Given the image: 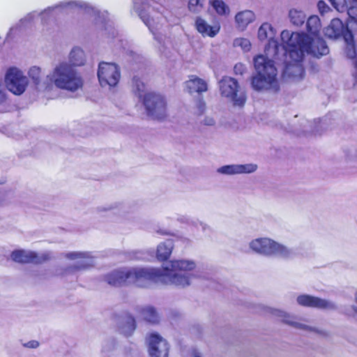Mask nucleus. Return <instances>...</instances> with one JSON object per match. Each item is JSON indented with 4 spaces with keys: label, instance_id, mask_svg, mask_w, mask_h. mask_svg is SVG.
<instances>
[{
    "label": "nucleus",
    "instance_id": "nucleus-2",
    "mask_svg": "<svg viewBox=\"0 0 357 357\" xmlns=\"http://www.w3.org/2000/svg\"><path fill=\"white\" fill-rule=\"evenodd\" d=\"M321 22L318 16L312 15L306 22V29L309 34L304 32L283 31L281 33L284 41L283 48L289 60L286 61V68H298L299 73L304 72L303 61L305 54L319 58L326 55L328 47L326 41L319 36Z\"/></svg>",
    "mask_w": 357,
    "mask_h": 357
},
{
    "label": "nucleus",
    "instance_id": "nucleus-28",
    "mask_svg": "<svg viewBox=\"0 0 357 357\" xmlns=\"http://www.w3.org/2000/svg\"><path fill=\"white\" fill-rule=\"evenodd\" d=\"M353 1L355 5L348 8L347 13L350 18L357 21V0H353Z\"/></svg>",
    "mask_w": 357,
    "mask_h": 357
},
{
    "label": "nucleus",
    "instance_id": "nucleus-4",
    "mask_svg": "<svg viewBox=\"0 0 357 357\" xmlns=\"http://www.w3.org/2000/svg\"><path fill=\"white\" fill-rule=\"evenodd\" d=\"M254 66L256 75L251 79L252 89L257 91L278 92L280 84L274 61L264 55L259 54L254 58Z\"/></svg>",
    "mask_w": 357,
    "mask_h": 357
},
{
    "label": "nucleus",
    "instance_id": "nucleus-8",
    "mask_svg": "<svg viewBox=\"0 0 357 357\" xmlns=\"http://www.w3.org/2000/svg\"><path fill=\"white\" fill-rule=\"evenodd\" d=\"M250 247L253 251L266 255H285L287 252L284 246L268 238L255 239L250 242Z\"/></svg>",
    "mask_w": 357,
    "mask_h": 357
},
{
    "label": "nucleus",
    "instance_id": "nucleus-9",
    "mask_svg": "<svg viewBox=\"0 0 357 357\" xmlns=\"http://www.w3.org/2000/svg\"><path fill=\"white\" fill-rule=\"evenodd\" d=\"M10 257L13 261L18 264H33L37 265L45 263L52 258L49 252L38 255L36 252L26 251L22 249L13 250L10 254Z\"/></svg>",
    "mask_w": 357,
    "mask_h": 357
},
{
    "label": "nucleus",
    "instance_id": "nucleus-16",
    "mask_svg": "<svg viewBox=\"0 0 357 357\" xmlns=\"http://www.w3.org/2000/svg\"><path fill=\"white\" fill-rule=\"evenodd\" d=\"M137 324L135 317L130 314H126L121 317L119 328L120 332L125 336H130L135 331Z\"/></svg>",
    "mask_w": 357,
    "mask_h": 357
},
{
    "label": "nucleus",
    "instance_id": "nucleus-6",
    "mask_svg": "<svg viewBox=\"0 0 357 357\" xmlns=\"http://www.w3.org/2000/svg\"><path fill=\"white\" fill-rule=\"evenodd\" d=\"M98 77L102 86H115L121 77L120 69L114 63L101 62L98 66Z\"/></svg>",
    "mask_w": 357,
    "mask_h": 357
},
{
    "label": "nucleus",
    "instance_id": "nucleus-3",
    "mask_svg": "<svg viewBox=\"0 0 357 357\" xmlns=\"http://www.w3.org/2000/svg\"><path fill=\"white\" fill-rule=\"evenodd\" d=\"M72 64L61 63L53 70L50 79L59 89L69 92H76L82 89L84 79L74 66L84 65V52L75 47L70 53Z\"/></svg>",
    "mask_w": 357,
    "mask_h": 357
},
{
    "label": "nucleus",
    "instance_id": "nucleus-34",
    "mask_svg": "<svg viewBox=\"0 0 357 357\" xmlns=\"http://www.w3.org/2000/svg\"><path fill=\"white\" fill-rule=\"evenodd\" d=\"M199 107L200 109L201 113H203L205 108V102L202 100H200L199 103Z\"/></svg>",
    "mask_w": 357,
    "mask_h": 357
},
{
    "label": "nucleus",
    "instance_id": "nucleus-17",
    "mask_svg": "<svg viewBox=\"0 0 357 357\" xmlns=\"http://www.w3.org/2000/svg\"><path fill=\"white\" fill-rule=\"evenodd\" d=\"M187 87L190 93H201L208 90L207 83L196 75L190 76V79L187 82Z\"/></svg>",
    "mask_w": 357,
    "mask_h": 357
},
{
    "label": "nucleus",
    "instance_id": "nucleus-13",
    "mask_svg": "<svg viewBox=\"0 0 357 357\" xmlns=\"http://www.w3.org/2000/svg\"><path fill=\"white\" fill-rule=\"evenodd\" d=\"M148 340V351L151 357H168L169 347L162 337L156 333H152Z\"/></svg>",
    "mask_w": 357,
    "mask_h": 357
},
{
    "label": "nucleus",
    "instance_id": "nucleus-36",
    "mask_svg": "<svg viewBox=\"0 0 357 357\" xmlns=\"http://www.w3.org/2000/svg\"><path fill=\"white\" fill-rule=\"evenodd\" d=\"M6 180L5 178H0V185H3L6 183Z\"/></svg>",
    "mask_w": 357,
    "mask_h": 357
},
{
    "label": "nucleus",
    "instance_id": "nucleus-18",
    "mask_svg": "<svg viewBox=\"0 0 357 357\" xmlns=\"http://www.w3.org/2000/svg\"><path fill=\"white\" fill-rule=\"evenodd\" d=\"M255 18V13L249 10L238 12L235 16L238 28L244 29Z\"/></svg>",
    "mask_w": 357,
    "mask_h": 357
},
{
    "label": "nucleus",
    "instance_id": "nucleus-26",
    "mask_svg": "<svg viewBox=\"0 0 357 357\" xmlns=\"http://www.w3.org/2000/svg\"><path fill=\"white\" fill-rule=\"evenodd\" d=\"M218 172L225 174H238L237 165H225L218 169Z\"/></svg>",
    "mask_w": 357,
    "mask_h": 357
},
{
    "label": "nucleus",
    "instance_id": "nucleus-37",
    "mask_svg": "<svg viewBox=\"0 0 357 357\" xmlns=\"http://www.w3.org/2000/svg\"><path fill=\"white\" fill-rule=\"evenodd\" d=\"M356 302L357 303V297L356 298ZM355 312H357V307L354 309Z\"/></svg>",
    "mask_w": 357,
    "mask_h": 357
},
{
    "label": "nucleus",
    "instance_id": "nucleus-19",
    "mask_svg": "<svg viewBox=\"0 0 357 357\" xmlns=\"http://www.w3.org/2000/svg\"><path fill=\"white\" fill-rule=\"evenodd\" d=\"M172 249L173 244L172 241H168L167 242L161 243L157 248V259L160 261H167L172 254Z\"/></svg>",
    "mask_w": 357,
    "mask_h": 357
},
{
    "label": "nucleus",
    "instance_id": "nucleus-10",
    "mask_svg": "<svg viewBox=\"0 0 357 357\" xmlns=\"http://www.w3.org/2000/svg\"><path fill=\"white\" fill-rule=\"evenodd\" d=\"M5 82L8 89L15 95L23 93L28 84L26 77L15 68H10L8 70Z\"/></svg>",
    "mask_w": 357,
    "mask_h": 357
},
{
    "label": "nucleus",
    "instance_id": "nucleus-7",
    "mask_svg": "<svg viewBox=\"0 0 357 357\" xmlns=\"http://www.w3.org/2000/svg\"><path fill=\"white\" fill-rule=\"evenodd\" d=\"M220 90L222 96L229 98L236 106L243 107L246 101V96L241 93L238 96V82L229 77H224L219 84Z\"/></svg>",
    "mask_w": 357,
    "mask_h": 357
},
{
    "label": "nucleus",
    "instance_id": "nucleus-20",
    "mask_svg": "<svg viewBox=\"0 0 357 357\" xmlns=\"http://www.w3.org/2000/svg\"><path fill=\"white\" fill-rule=\"evenodd\" d=\"M144 320L152 324L158 322V315L155 309L153 307H143L139 310Z\"/></svg>",
    "mask_w": 357,
    "mask_h": 357
},
{
    "label": "nucleus",
    "instance_id": "nucleus-33",
    "mask_svg": "<svg viewBox=\"0 0 357 357\" xmlns=\"http://www.w3.org/2000/svg\"><path fill=\"white\" fill-rule=\"evenodd\" d=\"M287 323L291 326H295L296 328H307L305 326L303 325V324H298V323H296V322H290V321H287Z\"/></svg>",
    "mask_w": 357,
    "mask_h": 357
},
{
    "label": "nucleus",
    "instance_id": "nucleus-11",
    "mask_svg": "<svg viewBox=\"0 0 357 357\" xmlns=\"http://www.w3.org/2000/svg\"><path fill=\"white\" fill-rule=\"evenodd\" d=\"M274 32L272 26L267 23H263L258 30V38L260 40H268L264 51L266 54L276 56L281 47L280 43L274 38Z\"/></svg>",
    "mask_w": 357,
    "mask_h": 357
},
{
    "label": "nucleus",
    "instance_id": "nucleus-1",
    "mask_svg": "<svg viewBox=\"0 0 357 357\" xmlns=\"http://www.w3.org/2000/svg\"><path fill=\"white\" fill-rule=\"evenodd\" d=\"M195 264L187 260H174L171 268H131L114 270L106 275L108 284L112 286L133 284L142 286L146 282H161L177 286L186 287L190 284V274Z\"/></svg>",
    "mask_w": 357,
    "mask_h": 357
},
{
    "label": "nucleus",
    "instance_id": "nucleus-23",
    "mask_svg": "<svg viewBox=\"0 0 357 357\" xmlns=\"http://www.w3.org/2000/svg\"><path fill=\"white\" fill-rule=\"evenodd\" d=\"M204 0H189L188 9L193 13H198L203 7Z\"/></svg>",
    "mask_w": 357,
    "mask_h": 357
},
{
    "label": "nucleus",
    "instance_id": "nucleus-14",
    "mask_svg": "<svg viewBox=\"0 0 357 357\" xmlns=\"http://www.w3.org/2000/svg\"><path fill=\"white\" fill-rule=\"evenodd\" d=\"M296 301L299 305L306 307L317 308L321 310L335 308V305L333 303L308 294L299 295L296 298Z\"/></svg>",
    "mask_w": 357,
    "mask_h": 357
},
{
    "label": "nucleus",
    "instance_id": "nucleus-38",
    "mask_svg": "<svg viewBox=\"0 0 357 357\" xmlns=\"http://www.w3.org/2000/svg\"><path fill=\"white\" fill-rule=\"evenodd\" d=\"M194 357H201L199 355H195Z\"/></svg>",
    "mask_w": 357,
    "mask_h": 357
},
{
    "label": "nucleus",
    "instance_id": "nucleus-27",
    "mask_svg": "<svg viewBox=\"0 0 357 357\" xmlns=\"http://www.w3.org/2000/svg\"><path fill=\"white\" fill-rule=\"evenodd\" d=\"M40 68L33 66L30 68L29 71V77L36 82L38 83L40 80Z\"/></svg>",
    "mask_w": 357,
    "mask_h": 357
},
{
    "label": "nucleus",
    "instance_id": "nucleus-22",
    "mask_svg": "<svg viewBox=\"0 0 357 357\" xmlns=\"http://www.w3.org/2000/svg\"><path fill=\"white\" fill-rule=\"evenodd\" d=\"M210 4L220 15H226L229 13L228 6L222 0H212L210 1Z\"/></svg>",
    "mask_w": 357,
    "mask_h": 357
},
{
    "label": "nucleus",
    "instance_id": "nucleus-31",
    "mask_svg": "<svg viewBox=\"0 0 357 357\" xmlns=\"http://www.w3.org/2000/svg\"><path fill=\"white\" fill-rule=\"evenodd\" d=\"M86 268V265L80 264L77 266H69L66 268V271H79Z\"/></svg>",
    "mask_w": 357,
    "mask_h": 357
},
{
    "label": "nucleus",
    "instance_id": "nucleus-24",
    "mask_svg": "<svg viewBox=\"0 0 357 357\" xmlns=\"http://www.w3.org/2000/svg\"><path fill=\"white\" fill-rule=\"evenodd\" d=\"M238 169V174L242 173H252L257 170V166L254 164H246L237 165Z\"/></svg>",
    "mask_w": 357,
    "mask_h": 357
},
{
    "label": "nucleus",
    "instance_id": "nucleus-15",
    "mask_svg": "<svg viewBox=\"0 0 357 357\" xmlns=\"http://www.w3.org/2000/svg\"><path fill=\"white\" fill-rule=\"evenodd\" d=\"M197 31L202 35V36L213 38L215 37L220 30V26L219 23H217L213 26L209 25L206 20L200 17H197L195 20V23Z\"/></svg>",
    "mask_w": 357,
    "mask_h": 357
},
{
    "label": "nucleus",
    "instance_id": "nucleus-30",
    "mask_svg": "<svg viewBox=\"0 0 357 357\" xmlns=\"http://www.w3.org/2000/svg\"><path fill=\"white\" fill-rule=\"evenodd\" d=\"M317 6L319 12L321 14H324V13L327 12L329 10V7L328 6V5L322 0L319 1Z\"/></svg>",
    "mask_w": 357,
    "mask_h": 357
},
{
    "label": "nucleus",
    "instance_id": "nucleus-32",
    "mask_svg": "<svg viewBox=\"0 0 357 357\" xmlns=\"http://www.w3.org/2000/svg\"><path fill=\"white\" fill-rule=\"evenodd\" d=\"M25 345L29 348H37L39 346V343L37 341L32 340L27 342Z\"/></svg>",
    "mask_w": 357,
    "mask_h": 357
},
{
    "label": "nucleus",
    "instance_id": "nucleus-5",
    "mask_svg": "<svg viewBox=\"0 0 357 357\" xmlns=\"http://www.w3.org/2000/svg\"><path fill=\"white\" fill-rule=\"evenodd\" d=\"M132 83L136 95L139 98H143V104L148 115L158 120L165 119L166 117L167 102L164 97L153 92L143 94L145 85L138 77H134Z\"/></svg>",
    "mask_w": 357,
    "mask_h": 357
},
{
    "label": "nucleus",
    "instance_id": "nucleus-25",
    "mask_svg": "<svg viewBox=\"0 0 357 357\" xmlns=\"http://www.w3.org/2000/svg\"><path fill=\"white\" fill-rule=\"evenodd\" d=\"M65 257L74 260L77 259H86L89 257V255L86 252H70L65 254Z\"/></svg>",
    "mask_w": 357,
    "mask_h": 357
},
{
    "label": "nucleus",
    "instance_id": "nucleus-35",
    "mask_svg": "<svg viewBox=\"0 0 357 357\" xmlns=\"http://www.w3.org/2000/svg\"><path fill=\"white\" fill-rule=\"evenodd\" d=\"M329 1L337 10H339L338 5L336 3V0H329Z\"/></svg>",
    "mask_w": 357,
    "mask_h": 357
},
{
    "label": "nucleus",
    "instance_id": "nucleus-29",
    "mask_svg": "<svg viewBox=\"0 0 357 357\" xmlns=\"http://www.w3.org/2000/svg\"><path fill=\"white\" fill-rule=\"evenodd\" d=\"M236 44L242 46L244 49L250 47V43L248 40L245 38H240L236 40Z\"/></svg>",
    "mask_w": 357,
    "mask_h": 357
},
{
    "label": "nucleus",
    "instance_id": "nucleus-21",
    "mask_svg": "<svg viewBox=\"0 0 357 357\" xmlns=\"http://www.w3.org/2000/svg\"><path fill=\"white\" fill-rule=\"evenodd\" d=\"M289 16L291 22L297 26L302 25L305 20L304 13L301 10L296 9H291L289 11Z\"/></svg>",
    "mask_w": 357,
    "mask_h": 357
},
{
    "label": "nucleus",
    "instance_id": "nucleus-12",
    "mask_svg": "<svg viewBox=\"0 0 357 357\" xmlns=\"http://www.w3.org/2000/svg\"><path fill=\"white\" fill-rule=\"evenodd\" d=\"M344 26L342 21L340 19H333L327 28V32L331 38H337L341 34H343L344 40L346 41L348 47H350L353 50V54L351 57L356 59L357 54L355 50V43L354 40V35L349 29H347L343 31Z\"/></svg>",
    "mask_w": 357,
    "mask_h": 357
}]
</instances>
